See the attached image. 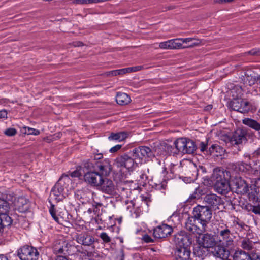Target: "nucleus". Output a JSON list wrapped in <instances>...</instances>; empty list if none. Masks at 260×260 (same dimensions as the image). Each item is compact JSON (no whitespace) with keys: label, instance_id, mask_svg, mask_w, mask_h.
<instances>
[{"label":"nucleus","instance_id":"obj_55","mask_svg":"<svg viewBox=\"0 0 260 260\" xmlns=\"http://www.w3.org/2000/svg\"><path fill=\"white\" fill-rule=\"evenodd\" d=\"M142 239L146 243H153L154 242V240L152 239L150 236L146 234L143 236Z\"/></svg>","mask_w":260,"mask_h":260},{"label":"nucleus","instance_id":"obj_60","mask_svg":"<svg viewBox=\"0 0 260 260\" xmlns=\"http://www.w3.org/2000/svg\"><path fill=\"white\" fill-rule=\"evenodd\" d=\"M119 71L120 72V74L123 75L127 73L132 72V67H128V68L121 69H120Z\"/></svg>","mask_w":260,"mask_h":260},{"label":"nucleus","instance_id":"obj_33","mask_svg":"<svg viewBox=\"0 0 260 260\" xmlns=\"http://www.w3.org/2000/svg\"><path fill=\"white\" fill-rule=\"evenodd\" d=\"M206 188L205 187L199 186L196 188L194 192L189 196L188 200L191 201L194 199H199L202 195L206 193Z\"/></svg>","mask_w":260,"mask_h":260},{"label":"nucleus","instance_id":"obj_41","mask_svg":"<svg viewBox=\"0 0 260 260\" xmlns=\"http://www.w3.org/2000/svg\"><path fill=\"white\" fill-rule=\"evenodd\" d=\"M10 209V203L8 202L0 200V214L8 213Z\"/></svg>","mask_w":260,"mask_h":260},{"label":"nucleus","instance_id":"obj_57","mask_svg":"<svg viewBox=\"0 0 260 260\" xmlns=\"http://www.w3.org/2000/svg\"><path fill=\"white\" fill-rule=\"evenodd\" d=\"M103 157L102 153H98L91 157V159L95 163L96 161H101L100 160Z\"/></svg>","mask_w":260,"mask_h":260},{"label":"nucleus","instance_id":"obj_25","mask_svg":"<svg viewBox=\"0 0 260 260\" xmlns=\"http://www.w3.org/2000/svg\"><path fill=\"white\" fill-rule=\"evenodd\" d=\"M178 138L175 140L172 145L167 143L164 142V149L165 151V154L175 156L179 153V148L177 144Z\"/></svg>","mask_w":260,"mask_h":260},{"label":"nucleus","instance_id":"obj_31","mask_svg":"<svg viewBox=\"0 0 260 260\" xmlns=\"http://www.w3.org/2000/svg\"><path fill=\"white\" fill-rule=\"evenodd\" d=\"M71 182L72 180L69 176L63 174L61 176L56 184L65 190L66 189H67Z\"/></svg>","mask_w":260,"mask_h":260},{"label":"nucleus","instance_id":"obj_43","mask_svg":"<svg viewBox=\"0 0 260 260\" xmlns=\"http://www.w3.org/2000/svg\"><path fill=\"white\" fill-rule=\"evenodd\" d=\"M249 201L251 202L252 205L260 203V199L258 196L256 191H252L248 194Z\"/></svg>","mask_w":260,"mask_h":260},{"label":"nucleus","instance_id":"obj_3","mask_svg":"<svg viewBox=\"0 0 260 260\" xmlns=\"http://www.w3.org/2000/svg\"><path fill=\"white\" fill-rule=\"evenodd\" d=\"M8 213L0 214V227L4 231L6 229L9 230L7 231V236L11 237L12 235V230L15 229L17 223H21L22 228H24L23 224L25 222V218L22 216H19L17 214H11L9 216Z\"/></svg>","mask_w":260,"mask_h":260},{"label":"nucleus","instance_id":"obj_63","mask_svg":"<svg viewBox=\"0 0 260 260\" xmlns=\"http://www.w3.org/2000/svg\"><path fill=\"white\" fill-rule=\"evenodd\" d=\"M7 111L5 109H3L0 111V119L7 118Z\"/></svg>","mask_w":260,"mask_h":260},{"label":"nucleus","instance_id":"obj_9","mask_svg":"<svg viewBox=\"0 0 260 260\" xmlns=\"http://www.w3.org/2000/svg\"><path fill=\"white\" fill-rule=\"evenodd\" d=\"M132 155L135 157L137 164L141 163L146 158L153 157L151 148L145 146L136 147L132 150Z\"/></svg>","mask_w":260,"mask_h":260},{"label":"nucleus","instance_id":"obj_39","mask_svg":"<svg viewBox=\"0 0 260 260\" xmlns=\"http://www.w3.org/2000/svg\"><path fill=\"white\" fill-rule=\"evenodd\" d=\"M171 41V49H179L182 48H186L188 46H184L182 43L180 41L179 38L170 40Z\"/></svg>","mask_w":260,"mask_h":260},{"label":"nucleus","instance_id":"obj_27","mask_svg":"<svg viewBox=\"0 0 260 260\" xmlns=\"http://www.w3.org/2000/svg\"><path fill=\"white\" fill-rule=\"evenodd\" d=\"M209 154L214 155L217 157L224 156L225 150L221 146L214 144L208 149Z\"/></svg>","mask_w":260,"mask_h":260},{"label":"nucleus","instance_id":"obj_28","mask_svg":"<svg viewBox=\"0 0 260 260\" xmlns=\"http://www.w3.org/2000/svg\"><path fill=\"white\" fill-rule=\"evenodd\" d=\"M242 123L252 129L256 131H260V123L250 118H244L242 119Z\"/></svg>","mask_w":260,"mask_h":260},{"label":"nucleus","instance_id":"obj_44","mask_svg":"<svg viewBox=\"0 0 260 260\" xmlns=\"http://www.w3.org/2000/svg\"><path fill=\"white\" fill-rule=\"evenodd\" d=\"M140 178L138 179V182L140 185L145 186L147 183H148V176L144 172V171H141L139 175Z\"/></svg>","mask_w":260,"mask_h":260},{"label":"nucleus","instance_id":"obj_45","mask_svg":"<svg viewBox=\"0 0 260 260\" xmlns=\"http://www.w3.org/2000/svg\"><path fill=\"white\" fill-rule=\"evenodd\" d=\"M205 248H206V247H203L202 245H200L198 244V245L194 248L193 253L199 257L202 256L206 253L205 250Z\"/></svg>","mask_w":260,"mask_h":260},{"label":"nucleus","instance_id":"obj_14","mask_svg":"<svg viewBox=\"0 0 260 260\" xmlns=\"http://www.w3.org/2000/svg\"><path fill=\"white\" fill-rule=\"evenodd\" d=\"M202 237H198L197 242L200 245H202L206 248H214L217 244L216 236L212 234L206 233L201 234Z\"/></svg>","mask_w":260,"mask_h":260},{"label":"nucleus","instance_id":"obj_62","mask_svg":"<svg viewBox=\"0 0 260 260\" xmlns=\"http://www.w3.org/2000/svg\"><path fill=\"white\" fill-rule=\"evenodd\" d=\"M125 254L124 251L123 249H120V254L117 256V259L118 260H124Z\"/></svg>","mask_w":260,"mask_h":260},{"label":"nucleus","instance_id":"obj_52","mask_svg":"<svg viewBox=\"0 0 260 260\" xmlns=\"http://www.w3.org/2000/svg\"><path fill=\"white\" fill-rule=\"evenodd\" d=\"M207 147L208 143L207 142H202L200 144L199 148L200 149V151L202 152H206L207 154H209V151Z\"/></svg>","mask_w":260,"mask_h":260},{"label":"nucleus","instance_id":"obj_5","mask_svg":"<svg viewBox=\"0 0 260 260\" xmlns=\"http://www.w3.org/2000/svg\"><path fill=\"white\" fill-rule=\"evenodd\" d=\"M192 214L202 225L203 229H206L207 224L212 216V211L208 206L198 205L194 207Z\"/></svg>","mask_w":260,"mask_h":260},{"label":"nucleus","instance_id":"obj_46","mask_svg":"<svg viewBox=\"0 0 260 260\" xmlns=\"http://www.w3.org/2000/svg\"><path fill=\"white\" fill-rule=\"evenodd\" d=\"M23 129L24 131H22V132L27 135H34L36 136L40 134L39 130L33 128L24 127Z\"/></svg>","mask_w":260,"mask_h":260},{"label":"nucleus","instance_id":"obj_42","mask_svg":"<svg viewBox=\"0 0 260 260\" xmlns=\"http://www.w3.org/2000/svg\"><path fill=\"white\" fill-rule=\"evenodd\" d=\"M234 225L238 226L237 228V230H239L240 232H242L243 230H247L246 229H249V226L246 225L244 222L240 221L238 218L237 220H235L233 222Z\"/></svg>","mask_w":260,"mask_h":260},{"label":"nucleus","instance_id":"obj_40","mask_svg":"<svg viewBox=\"0 0 260 260\" xmlns=\"http://www.w3.org/2000/svg\"><path fill=\"white\" fill-rule=\"evenodd\" d=\"M85 172L82 166H78L75 171L71 172L70 175L72 177H80L84 176Z\"/></svg>","mask_w":260,"mask_h":260},{"label":"nucleus","instance_id":"obj_18","mask_svg":"<svg viewBox=\"0 0 260 260\" xmlns=\"http://www.w3.org/2000/svg\"><path fill=\"white\" fill-rule=\"evenodd\" d=\"M96 168L99 170L102 176L106 177L109 176L112 170V167L109 159H105L102 161H96L95 162Z\"/></svg>","mask_w":260,"mask_h":260},{"label":"nucleus","instance_id":"obj_47","mask_svg":"<svg viewBox=\"0 0 260 260\" xmlns=\"http://www.w3.org/2000/svg\"><path fill=\"white\" fill-rule=\"evenodd\" d=\"M13 198V196L8 191H6L0 193V200H3L6 201H12Z\"/></svg>","mask_w":260,"mask_h":260},{"label":"nucleus","instance_id":"obj_64","mask_svg":"<svg viewBox=\"0 0 260 260\" xmlns=\"http://www.w3.org/2000/svg\"><path fill=\"white\" fill-rule=\"evenodd\" d=\"M132 72H136L140 71L143 69H144V67L143 66H137L135 67H132Z\"/></svg>","mask_w":260,"mask_h":260},{"label":"nucleus","instance_id":"obj_35","mask_svg":"<svg viewBox=\"0 0 260 260\" xmlns=\"http://www.w3.org/2000/svg\"><path fill=\"white\" fill-rule=\"evenodd\" d=\"M185 228L187 231L192 233H196L198 234H201L206 230V229H203L202 226V229H200V228L198 227L196 224H191L187 223H185Z\"/></svg>","mask_w":260,"mask_h":260},{"label":"nucleus","instance_id":"obj_29","mask_svg":"<svg viewBox=\"0 0 260 260\" xmlns=\"http://www.w3.org/2000/svg\"><path fill=\"white\" fill-rule=\"evenodd\" d=\"M148 183L152 186V188L158 190H165L167 186V181L165 179H163L161 181H158L156 179H152L149 180Z\"/></svg>","mask_w":260,"mask_h":260},{"label":"nucleus","instance_id":"obj_58","mask_svg":"<svg viewBox=\"0 0 260 260\" xmlns=\"http://www.w3.org/2000/svg\"><path fill=\"white\" fill-rule=\"evenodd\" d=\"M248 54L251 55H256L258 56L260 55V48H254L253 49L247 52V53Z\"/></svg>","mask_w":260,"mask_h":260},{"label":"nucleus","instance_id":"obj_56","mask_svg":"<svg viewBox=\"0 0 260 260\" xmlns=\"http://www.w3.org/2000/svg\"><path fill=\"white\" fill-rule=\"evenodd\" d=\"M122 147V144H117L114 146L111 147L109 150V152L111 153H116L121 149Z\"/></svg>","mask_w":260,"mask_h":260},{"label":"nucleus","instance_id":"obj_53","mask_svg":"<svg viewBox=\"0 0 260 260\" xmlns=\"http://www.w3.org/2000/svg\"><path fill=\"white\" fill-rule=\"evenodd\" d=\"M100 237L105 243H109L111 241L110 237L105 232L101 233Z\"/></svg>","mask_w":260,"mask_h":260},{"label":"nucleus","instance_id":"obj_59","mask_svg":"<svg viewBox=\"0 0 260 260\" xmlns=\"http://www.w3.org/2000/svg\"><path fill=\"white\" fill-rule=\"evenodd\" d=\"M197 220L196 218L194 217V215L192 214V216H189L185 223L191 224H195V221Z\"/></svg>","mask_w":260,"mask_h":260},{"label":"nucleus","instance_id":"obj_51","mask_svg":"<svg viewBox=\"0 0 260 260\" xmlns=\"http://www.w3.org/2000/svg\"><path fill=\"white\" fill-rule=\"evenodd\" d=\"M171 41L170 40H168L167 41H164L160 42L159 45V47L161 49H171Z\"/></svg>","mask_w":260,"mask_h":260},{"label":"nucleus","instance_id":"obj_23","mask_svg":"<svg viewBox=\"0 0 260 260\" xmlns=\"http://www.w3.org/2000/svg\"><path fill=\"white\" fill-rule=\"evenodd\" d=\"M130 135L127 131H120L117 133L112 132L108 137L110 141L122 142L126 140Z\"/></svg>","mask_w":260,"mask_h":260},{"label":"nucleus","instance_id":"obj_30","mask_svg":"<svg viewBox=\"0 0 260 260\" xmlns=\"http://www.w3.org/2000/svg\"><path fill=\"white\" fill-rule=\"evenodd\" d=\"M117 103L120 105H125L131 101L130 96L126 93L123 92H117L116 96Z\"/></svg>","mask_w":260,"mask_h":260},{"label":"nucleus","instance_id":"obj_36","mask_svg":"<svg viewBox=\"0 0 260 260\" xmlns=\"http://www.w3.org/2000/svg\"><path fill=\"white\" fill-rule=\"evenodd\" d=\"M81 166H82L83 169L85 172L91 171V169L96 168L95 163L91 158L83 160Z\"/></svg>","mask_w":260,"mask_h":260},{"label":"nucleus","instance_id":"obj_50","mask_svg":"<svg viewBox=\"0 0 260 260\" xmlns=\"http://www.w3.org/2000/svg\"><path fill=\"white\" fill-rule=\"evenodd\" d=\"M4 134L7 136H14L17 134V130L14 128H9L5 131Z\"/></svg>","mask_w":260,"mask_h":260},{"label":"nucleus","instance_id":"obj_7","mask_svg":"<svg viewBox=\"0 0 260 260\" xmlns=\"http://www.w3.org/2000/svg\"><path fill=\"white\" fill-rule=\"evenodd\" d=\"M247 129L243 128H238L232 133L231 136L228 137V140L232 145L238 146V150L240 151L239 145H242L247 142Z\"/></svg>","mask_w":260,"mask_h":260},{"label":"nucleus","instance_id":"obj_19","mask_svg":"<svg viewBox=\"0 0 260 260\" xmlns=\"http://www.w3.org/2000/svg\"><path fill=\"white\" fill-rule=\"evenodd\" d=\"M49 198L56 202L62 201L66 198L65 190L55 183L51 189Z\"/></svg>","mask_w":260,"mask_h":260},{"label":"nucleus","instance_id":"obj_38","mask_svg":"<svg viewBox=\"0 0 260 260\" xmlns=\"http://www.w3.org/2000/svg\"><path fill=\"white\" fill-rule=\"evenodd\" d=\"M245 208L249 211H251L255 214L260 215V203L253 205L247 204L245 205Z\"/></svg>","mask_w":260,"mask_h":260},{"label":"nucleus","instance_id":"obj_6","mask_svg":"<svg viewBox=\"0 0 260 260\" xmlns=\"http://www.w3.org/2000/svg\"><path fill=\"white\" fill-rule=\"evenodd\" d=\"M53 252L55 254H63L64 256L72 255L76 253L77 248L64 239L56 240L53 244Z\"/></svg>","mask_w":260,"mask_h":260},{"label":"nucleus","instance_id":"obj_22","mask_svg":"<svg viewBox=\"0 0 260 260\" xmlns=\"http://www.w3.org/2000/svg\"><path fill=\"white\" fill-rule=\"evenodd\" d=\"M213 255L222 259H228L230 255V251L225 247L220 244L217 245L214 247V250L212 251Z\"/></svg>","mask_w":260,"mask_h":260},{"label":"nucleus","instance_id":"obj_49","mask_svg":"<svg viewBox=\"0 0 260 260\" xmlns=\"http://www.w3.org/2000/svg\"><path fill=\"white\" fill-rule=\"evenodd\" d=\"M125 204L126 205V208L127 210L132 213L135 207V203L134 201L126 200L125 201Z\"/></svg>","mask_w":260,"mask_h":260},{"label":"nucleus","instance_id":"obj_17","mask_svg":"<svg viewBox=\"0 0 260 260\" xmlns=\"http://www.w3.org/2000/svg\"><path fill=\"white\" fill-rule=\"evenodd\" d=\"M173 230L171 226L162 223L153 229V235L158 239L165 238L170 235Z\"/></svg>","mask_w":260,"mask_h":260},{"label":"nucleus","instance_id":"obj_2","mask_svg":"<svg viewBox=\"0 0 260 260\" xmlns=\"http://www.w3.org/2000/svg\"><path fill=\"white\" fill-rule=\"evenodd\" d=\"M231 177L230 171L220 168L214 169L210 177H206L204 181L209 185L213 186L214 190L219 194L225 195L230 189L229 179Z\"/></svg>","mask_w":260,"mask_h":260},{"label":"nucleus","instance_id":"obj_4","mask_svg":"<svg viewBox=\"0 0 260 260\" xmlns=\"http://www.w3.org/2000/svg\"><path fill=\"white\" fill-rule=\"evenodd\" d=\"M113 166L120 172H130L132 171L134 167L137 166V162L132 155V152L131 150L128 152L118 155L114 160Z\"/></svg>","mask_w":260,"mask_h":260},{"label":"nucleus","instance_id":"obj_15","mask_svg":"<svg viewBox=\"0 0 260 260\" xmlns=\"http://www.w3.org/2000/svg\"><path fill=\"white\" fill-rule=\"evenodd\" d=\"M203 201L205 203L206 206H208L211 209H219V206L223 204L221 198L214 193L206 194L204 198Z\"/></svg>","mask_w":260,"mask_h":260},{"label":"nucleus","instance_id":"obj_61","mask_svg":"<svg viewBox=\"0 0 260 260\" xmlns=\"http://www.w3.org/2000/svg\"><path fill=\"white\" fill-rule=\"evenodd\" d=\"M180 41L181 43H182V44L183 45V43H187L191 41H192L193 40H194V38H179Z\"/></svg>","mask_w":260,"mask_h":260},{"label":"nucleus","instance_id":"obj_11","mask_svg":"<svg viewBox=\"0 0 260 260\" xmlns=\"http://www.w3.org/2000/svg\"><path fill=\"white\" fill-rule=\"evenodd\" d=\"M232 185L235 192L239 194H246L249 191V185L244 179L241 177H236L232 180Z\"/></svg>","mask_w":260,"mask_h":260},{"label":"nucleus","instance_id":"obj_20","mask_svg":"<svg viewBox=\"0 0 260 260\" xmlns=\"http://www.w3.org/2000/svg\"><path fill=\"white\" fill-rule=\"evenodd\" d=\"M101 187L102 191L109 195H113L115 193L114 185L112 180L106 177H103V181L101 182Z\"/></svg>","mask_w":260,"mask_h":260},{"label":"nucleus","instance_id":"obj_26","mask_svg":"<svg viewBox=\"0 0 260 260\" xmlns=\"http://www.w3.org/2000/svg\"><path fill=\"white\" fill-rule=\"evenodd\" d=\"M218 234L223 240L225 241L228 246L233 244V234L226 225L225 228L220 230Z\"/></svg>","mask_w":260,"mask_h":260},{"label":"nucleus","instance_id":"obj_16","mask_svg":"<svg viewBox=\"0 0 260 260\" xmlns=\"http://www.w3.org/2000/svg\"><path fill=\"white\" fill-rule=\"evenodd\" d=\"M190 234L187 233L184 231L175 235V242L178 245L179 247H187L192 243V238Z\"/></svg>","mask_w":260,"mask_h":260},{"label":"nucleus","instance_id":"obj_32","mask_svg":"<svg viewBox=\"0 0 260 260\" xmlns=\"http://www.w3.org/2000/svg\"><path fill=\"white\" fill-rule=\"evenodd\" d=\"M234 260H251L250 255L246 252L238 250L235 251L233 255Z\"/></svg>","mask_w":260,"mask_h":260},{"label":"nucleus","instance_id":"obj_13","mask_svg":"<svg viewBox=\"0 0 260 260\" xmlns=\"http://www.w3.org/2000/svg\"><path fill=\"white\" fill-rule=\"evenodd\" d=\"M76 241L84 246L91 247L94 248V243L96 239L91 234L88 232H82L77 234L75 236Z\"/></svg>","mask_w":260,"mask_h":260},{"label":"nucleus","instance_id":"obj_12","mask_svg":"<svg viewBox=\"0 0 260 260\" xmlns=\"http://www.w3.org/2000/svg\"><path fill=\"white\" fill-rule=\"evenodd\" d=\"M103 176L96 171H87L84 173V179L85 182L91 186L99 187L103 181Z\"/></svg>","mask_w":260,"mask_h":260},{"label":"nucleus","instance_id":"obj_1","mask_svg":"<svg viewBox=\"0 0 260 260\" xmlns=\"http://www.w3.org/2000/svg\"><path fill=\"white\" fill-rule=\"evenodd\" d=\"M236 91H232L233 98L229 100L226 106L230 110L235 111L242 114L254 113L257 107L254 102L249 101L247 99L243 98V91L241 86L236 87L234 89Z\"/></svg>","mask_w":260,"mask_h":260},{"label":"nucleus","instance_id":"obj_54","mask_svg":"<svg viewBox=\"0 0 260 260\" xmlns=\"http://www.w3.org/2000/svg\"><path fill=\"white\" fill-rule=\"evenodd\" d=\"M119 70L120 69L110 71L106 72L105 74L108 77L115 76L118 75H121Z\"/></svg>","mask_w":260,"mask_h":260},{"label":"nucleus","instance_id":"obj_10","mask_svg":"<svg viewBox=\"0 0 260 260\" xmlns=\"http://www.w3.org/2000/svg\"><path fill=\"white\" fill-rule=\"evenodd\" d=\"M177 144L179 148V153L183 154H193L197 149L195 142L188 138H179Z\"/></svg>","mask_w":260,"mask_h":260},{"label":"nucleus","instance_id":"obj_48","mask_svg":"<svg viewBox=\"0 0 260 260\" xmlns=\"http://www.w3.org/2000/svg\"><path fill=\"white\" fill-rule=\"evenodd\" d=\"M49 212L53 219L57 223H60V218L56 215V211L53 205H52L51 207L50 208Z\"/></svg>","mask_w":260,"mask_h":260},{"label":"nucleus","instance_id":"obj_34","mask_svg":"<svg viewBox=\"0 0 260 260\" xmlns=\"http://www.w3.org/2000/svg\"><path fill=\"white\" fill-rule=\"evenodd\" d=\"M154 146L151 148V151L153 152V157L155 154L157 155H165V151L164 149V142L163 143H155L153 144Z\"/></svg>","mask_w":260,"mask_h":260},{"label":"nucleus","instance_id":"obj_24","mask_svg":"<svg viewBox=\"0 0 260 260\" xmlns=\"http://www.w3.org/2000/svg\"><path fill=\"white\" fill-rule=\"evenodd\" d=\"M30 208V204L28 200L21 197L18 198L16 204V210L20 213H25Z\"/></svg>","mask_w":260,"mask_h":260},{"label":"nucleus","instance_id":"obj_8","mask_svg":"<svg viewBox=\"0 0 260 260\" xmlns=\"http://www.w3.org/2000/svg\"><path fill=\"white\" fill-rule=\"evenodd\" d=\"M39 254L36 248L29 245L22 246L17 250V256L21 260H37Z\"/></svg>","mask_w":260,"mask_h":260},{"label":"nucleus","instance_id":"obj_37","mask_svg":"<svg viewBox=\"0 0 260 260\" xmlns=\"http://www.w3.org/2000/svg\"><path fill=\"white\" fill-rule=\"evenodd\" d=\"M253 246V242L248 238H245L241 241V247L245 250H251Z\"/></svg>","mask_w":260,"mask_h":260},{"label":"nucleus","instance_id":"obj_21","mask_svg":"<svg viewBox=\"0 0 260 260\" xmlns=\"http://www.w3.org/2000/svg\"><path fill=\"white\" fill-rule=\"evenodd\" d=\"M191 251L187 247H178L175 250L176 260H189Z\"/></svg>","mask_w":260,"mask_h":260}]
</instances>
